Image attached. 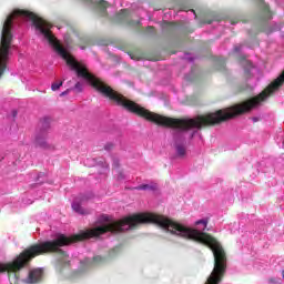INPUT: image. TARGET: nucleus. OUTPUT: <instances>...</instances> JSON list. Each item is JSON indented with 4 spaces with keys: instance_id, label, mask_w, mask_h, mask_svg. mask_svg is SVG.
<instances>
[{
    "instance_id": "1",
    "label": "nucleus",
    "mask_w": 284,
    "mask_h": 284,
    "mask_svg": "<svg viewBox=\"0 0 284 284\" xmlns=\"http://www.w3.org/2000/svg\"><path fill=\"white\" fill-rule=\"evenodd\" d=\"M106 232H111V234L125 232V217L118 222H109L92 230L81 231L72 236L61 234L53 241L32 244L24 248L12 262L0 264V273H13L9 276L10 283L19 284V276L17 275V272H21V270L28 267L37 256H43V254H58L59 256H62V258H68L69 255L61 247L72 245V243L88 241V239H94V236H101V234H105Z\"/></svg>"
},
{
    "instance_id": "2",
    "label": "nucleus",
    "mask_w": 284,
    "mask_h": 284,
    "mask_svg": "<svg viewBox=\"0 0 284 284\" xmlns=\"http://www.w3.org/2000/svg\"><path fill=\"white\" fill-rule=\"evenodd\" d=\"M48 130H50V119H44L40 122V131L36 136V148H41L42 150L50 149V144L45 141Z\"/></svg>"
},
{
    "instance_id": "3",
    "label": "nucleus",
    "mask_w": 284,
    "mask_h": 284,
    "mask_svg": "<svg viewBox=\"0 0 284 284\" xmlns=\"http://www.w3.org/2000/svg\"><path fill=\"white\" fill-rule=\"evenodd\" d=\"M102 261L103 257H101L100 255L94 256L93 261H91L90 257H85L84 260L80 261L79 272H88V270H91L94 263H101Z\"/></svg>"
},
{
    "instance_id": "4",
    "label": "nucleus",
    "mask_w": 284,
    "mask_h": 284,
    "mask_svg": "<svg viewBox=\"0 0 284 284\" xmlns=\"http://www.w3.org/2000/svg\"><path fill=\"white\" fill-rule=\"evenodd\" d=\"M43 280V271L42 268H33L29 272L27 277V283L34 284L39 283Z\"/></svg>"
},
{
    "instance_id": "5",
    "label": "nucleus",
    "mask_w": 284,
    "mask_h": 284,
    "mask_svg": "<svg viewBox=\"0 0 284 284\" xmlns=\"http://www.w3.org/2000/svg\"><path fill=\"white\" fill-rule=\"evenodd\" d=\"M95 10L100 13V17H108V8L110 7V2L105 0H98L94 2Z\"/></svg>"
},
{
    "instance_id": "6",
    "label": "nucleus",
    "mask_w": 284,
    "mask_h": 284,
    "mask_svg": "<svg viewBox=\"0 0 284 284\" xmlns=\"http://www.w3.org/2000/svg\"><path fill=\"white\" fill-rule=\"evenodd\" d=\"M260 19L262 21H270V19H272V11H270V6L264 4L262 7V10L260 12Z\"/></svg>"
},
{
    "instance_id": "7",
    "label": "nucleus",
    "mask_w": 284,
    "mask_h": 284,
    "mask_svg": "<svg viewBox=\"0 0 284 284\" xmlns=\"http://www.w3.org/2000/svg\"><path fill=\"white\" fill-rule=\"evenodd\" d=\"M72 210L73 212H77V214H81V215L90 214V211L83 209V206H81V203L79 202L72 203Z\"/></svg>"
},
{
    "instance_id": "8",
    "label": "nucleus",
    "mask_w": 284,
    "mask_h": 284,
    "mask_svg": "<svg viewBox=\"0 0 284 284\" xmlns=\"http://www.w3.org/2000/svg\"><path fill=\"white\" fill-rule=\"evenodd\" d=\"M176 24L173 22H164L163 30L166 32H175L176 31Z\"/></svg>"
},
{
    "instance_id": "9",
    "label": "nucleus",
    "mask_w": 284,
    "mask_h": 284,
    "mask_svg": "<svg viewBox=\"0 0 284 284\" xmlns=\"http://www.w3.org/2000/svg\"><path fill=\"white\" fill-rule=\"evenodd\" d=\"M118 21H128V9H122L118 16H116Z\"/></svg>"
},
{
    "instance_id": "10",
    "label": "nucleus",
    "mask_w": 284,
    "mask_h": 284,
    "mask_svg": "<svg viewBox=\"0 0 284 284\" xmlns=\"http://www.w3.org/2000/svg\"><path fill=\"white\" fill-rule=\"evenodd\" d=\"M156 184H142V185H139L138 187H135V190H151V191H154L156 190Z\"/></svg>"
},
{
    "instance_id": "11",
    "label": "nucleus",
    "mask_w": 284,
    "mask_h": 284,
    "mask_svg": "<svg viewBox=\"0 0 284 284\" xmlns=\"http://www.w3.org/2000/svg\"><path fill=\"white\" fill-rule=\"evenodd\" d=\"M126 26H129V28H139V26H141V22L134 21V20H129V21H126Z\"/></svg>"
},
{
    "instance_id": "12",
    "label": "nucleus",
    "mask_w": 284,
    "mask_h": 284,
    "mask_svg": "<svg viewBox=\"0 0 284 284\" xmlns=\"http://www.w3.org/2000/svg\"><path fill=\"white\" fill-rule=\"evenodd\" d=\"M176 153L179 154V156H185V146L178 145L176 146Z\"/></svg>"
},
{
    "instance_id": "13",
    "label": "nucleus",
    "mask_w": 284,
    "mask_h": 284,
    "mask_svg": "<svg viewBox=\"0 0 284 284\" xmlns=\"http://www.w3.org/2000/svg\"><path fill=\"white\" fill-rule=\"evenodd\" d=\"M61 85H63V81H61V82H54V83L51 84V90H52L53 92H57V90H59V88H61Z\"/></svg>"
},
{
    "instance_id": "14",
    "label": "nucleus",
    "mask_w": 284,
    "mask_h": 284,
    "mask_svg": "<svg viewBox=\"0 0 284 284\" xmlns=\"http://www.w3.org/2000/svg\"><path fill=\"white\" fill-rule=\"evenodd\" d=\"M195 225H204L203 227V232H205L206 227H207V221L205 220H199L195 222Z\"/></svg>"
},
{
    "instance_id": "15",
    "label": "nucleus",
    "mask_w": 284,
    "mask_h": 284,
    "mask_svg": "<svg viewBox=\"0 0 284 284\" xmlns=\"http://www.w3.org/2000/svg\"><path fill=\"white\" fill-rule=\"evenodd\" d=\"M73 90H77V92H83V85L81 82H77Z\"/></svg>"
},
{
    "instance_id": "16",
    "label": "nucleus",
    "mask_w": 284,
    "mask_h": 284,
    "mask_svg": "<svg viewBox=\"0 0 284 284\" xmlns=\"http://www.w3.org/2000/svg\"><path fill=\"white\" fill-rule=\"evenodd\" d=\"M72 89H67L64 92L60 93V97H65V94H70Z\"/></svg>"
},
{
    "instance_id": "17",
    "label": "nucleus",
    "mask_w": 284,
    "mask_h": 284,
    "mask_svg": "<svg viewBox=\"0 0 284 284\" xmlns=\"http://www.w3.org/2000/svg\"><path fill=\"white\" fill-rule=\"evenodd\" d=\"M104 148H105V150H112V148H114V145H112V144H106Z\"/></svg>"
},
{
    "instance_id": "18",
    "label": "nucleus",
    "mask_w": 284,
    "mask_h": 284,
    "mask_svg": "<svg viewBox=\"0 0 284 284\" xmlns=\"http://www.w3.org/2000/svg\"><path fill=\"white\" fill-rule=\"evenodd\" d=\"M146 30H149L150 32H154V27H148Z\"/></svg>"
},
{
    "instance_id": "19",
    "label": "nucleus",
    "mask_w": 284,
    "mask_h": 284,
    "mask_svg": "<svg viewBox=\"0 0 284 284\" xmlns=\"http://www.w3.org/2000/svg\"><path fill=\"white\" fill-rule=\"evenodd\" d=\"M234 50H235L236 52H241V47H235Z\"/></svg>"
},
{
    "instance_id": "20",
    "label": "nucleus",
    "mask_w": 284,
    "mask_h": 284,
    "mask_svg": "<svg viewBox=\"0 0 284 284\" xmlns=\"http://www.w3.org/2000/svg\"><path fill=\"white\" fill-rule=\"evenodd\" d=\"M81 50H85V47L84 45H80Z\"/></svg>"
},
{
    "instance_id": "21",
    "label": "nucleus",
    "mask_w": 284,
    "mask_h": 284,
    "mask_svg": "<svg viewBox=\"0 0 284 284\" xmlns=\"http://www.w3.org/2000/svg\"><path fill=\"white\" fill-rule=\"evenodd\" d=\"M270 282H271V283H275V280H274V278H271Z\"/></svg>"
},
{
    "instance_id": "22",
    "label": "nucleus",
    "mask_w": 284,
    "mask_h": 284,
    "mask_svg": "<svg viewBox=\"0 0 284 284\" xmlns=\"http://www.w3.org/2000/svg\"><path fill=\"white\" fill-rule=\"evenodd\" d=\"M282 278H284V271H282Z\"/></svg>"
},
{
    "instance_id": "23",
    "label": "nucleus",
    "mask_w": 284,
    "mask_h": 284,
    "mask_svg": "<svg viewBox=\"0 0 284 284\" xmlns=\"http://www.w3.org/2000/svg\"><path fill=\"white\" fill-rule=\"evenodd\" d=\"M253 121H258V119L254 118Z\"/></svg>"
}]
</instances>
